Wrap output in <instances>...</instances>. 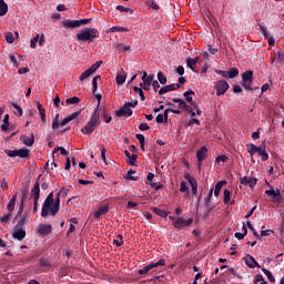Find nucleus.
<instances>
[{"label":"nucleus","mask_w":284,"mask_h":284,"mask_svg":"<svg viewBox=\"0 0 284 284\" xmlns=\"http://www.w3.org/2000/svg\"><path fill=\"white\" fill-rule=\"evenodd\" d=\"M225 205H227V203H230V190H224V199H223Z\"/></svg>","instance_id":"obj_60"},{"label":"nucleus","mask_w":284,"mask_h":284,"mask_svg":"<svg viewBox=\"0 0 284 284\" xmlns=\"http://www.w3.org/2000/svg\"><path fill=\"white\" fill-rule=\"evenodd\" d=\"M108 212H110V206H100L98 211L94 213V219H101V216H103V214H108Z\"/></svg>","instance_id":"obj_23"},{"label":"nucleus","mask_w":284,"mask_h":284,"mask_svg":"<svg viewBox=\"0 0 284 284\" xmlns=\"http://www.w3.org/2000/svg\"><path fill=\"white\" fill-rule=\"evenodd\" d=\"M40 265H41V267H50V261H48L47 258L41 257L40 258Z\"/></svg>","instance_id":"obj_61"},{"label":"nucleus","mask_w":284,"mask_h":284,"mask_svg":"<svg viewBox=\"0 0 284 284\" xmlns=\"http://www.w3.org/2000/svg\"><path fill=\"white\" fill-rule=\"evenodd\" d=\"M173 103H178L179 110H184V112H192V106L181 98H173Z\"/></svg>","instance_id":"obj_9"},{"label":"nucleus","mask_w":284,"mask_h":284,"mask_svg":"<svg viewBox=\"0 0 284 284\" xmlns=\"http://www.w3.org/2000/svg\"><path fill=\"white\" fill-rule=\"evenodd\" d=\"M265 194L267 195V196H272L273 199H276L277 196H281V190H278V189H271V190H266L265 191Z\"/></svg>","instance_id":"obj_30"},{"label":"nucleus","mask_w":284,"mask_h":284,"mask_svg":"<svg viewBox=\"0 0 284 284\" xmlns=\"http://www.w3.org/2000/svg\"><path fill=\"white\" fill-rule=\"evenodd\" d=\"M39 179H41V175L38 176L34 186L31 190V196H33V214H37L39 210V199H41V184L39 183Z\"/></svg>","instance_id":"obj_4"},{"label":"nucleus","mask_w":284,"mask_h":284,"mask_svg":"<svg viewBox=\"0 0 284 284\" xmlns=\"http://www.w3.org/2000/svg\"><path fill=\"white\" fill-rule=\"evenodd\" d=\"M226 73H227L229 79H236V75L239 74V69L231 68L229 70V72H226Z\"/></svg>","instance_id":"obj_43"},{"label":"nucleus","mask_w":284,"mask_h":284,"mask_svg":"<svg viewBox=\"0 0 284 284\" xmlns=\"http://www.w3.org/2000/svg\"><path fill=\"white\" fill-rule=\"evenodd\" d=\"M196 159H197L199 168H201L203 161H205V159H207V148L202 146L200 150H197Z\"/></svg>","instance_id":"obj_12"},{"label":"nucleus","mask_w":284,"mask_h":284,"mask_svg":"<svg viewBox=\"0 0 284 284\" xmlns=\"http://www.w3.org/2000/svg\"><path fill=\"white\" fill-rule=\"evenodd\" d=\"M114 45L118 52H128V50H130V45H123V43L116 42Z\"/></svg>","instance_id":"obj_38"},{"label":"nucleus","mask_w":284,"mask_h":284,"mask_svg":"<svg viewBox=\"0 0 284 284\" xmlns=\"http://www.w3.org/2000/svg\"><path fill=\"white\" fill-rule=\"evenodd\" d=\"M8 14V3L4 0H0V17Z\"/></svg>","instance_id":"obj_31"},{"label":"nucleus","mask_w":284,"mask_h":284,"mask_svg":"<svg viewBox=\"0 0 284 284\" xmlns=\"http://www.w3.org/2000/svg\"><path fill=\"white\" fill-rule=\"evenodd\" d=\"M186 65H187V68H189L190 70H193V71H194V68L196 67L194 59L187 58V60H186Z\"/></svg>","instance_id":"obj_51"},{"label":"nucleus","mask_w":284,"mask_h":284,"mask_svg":"<svg viewBox=\"0 0 284 284\" xmlns=\"http://www.w3.org/2000/svg\"><path fill=\"white\" fill-rule=\"evenodd\" d=\"M80 114H81V110L75 111V112L71 113L70 115H68L67 118H64L60 122L61 128L68 125V123H70V121H74V119H77Z\"/></svg>","instance_id":"obj_17"},{"label":"nucleus","mask_w":284,"mask_h":284,"mask_svg":"<svg viewBox=\"0 0 284 284\" xmlns=\"http://www.w3.org/2000/svg\"><path fill=\"white\" fill-rule=\"evenodd\" d=\"M133 90L135 92H138V94L140 95L141 101H145V94L143 93V88L134 87Z\"/></svg>","instance_id":"obj_50"},{"label":"nucleus","mask_w":284,"mask_h":284,"mask_svg":"<svg viewBox=\"0 0 284 284\" xmlns=\"http://www.w3.org/2000/svg\"><path fill=\"white\" fill-rule=\"evenodd\" d=\"M125 79H128L126 75L118 74L115 78V83H118V85H123V83H125Z\"/></svg>","instance_id":"obj_47"},{"label":"nucleus","mask_w":284,"mask_h":284,"mask_svg":"<svg viewBox=\"0 0 284 284\" xmlns=\"http://www.w3.org/2000/svg\"><path fill=\"white\" fill-rule=\"evenodd\" d=\"M132 110L126 104L115 111L116 116H132Z\"/></svg>","instance_id":"obj_18"},{"label":"nucleus","mask_w":284,"mask_h":284,"mask_svg":"<svg viewBox=\"0 0 284 284\" xmlns=\"http://www.w3.org/2000/svg\"><path fill=\"white\" fill-rule=\"evenodd\" d=\"M154 214H158V216H161L162 219H165L168 216V212L165 210L159 209V207H152L151 209Z\"/></svg>","instance_id":"obj_35"},{"label":"nucleus","mask_w":284,"mask_h":284,"mask_svg":"<svg viewBox=\"0 0 284 284\" xmlns=\"http://www.w3.org/2000/svg\"><path fill=\"white\" fill-rule=\"evenodd\" d=\"M139 155L136 154H132L129 160H128V163H130V165H134L136 163V159H138Z\"/></svg>","instance_id":"obj_63"},{"label":"nucleus","mask_w":284,"mask_h":284,"mask_svg":"<svg viewBox=\"0 0 284 284\" xmlns=\"http://www.w3.org/2000/svg\"><path fill=\"white\" fill-rule=\"evenodd\" d=\"M10 216H12V213L9 212L8 214L0 217V222L1 223H8V221H10Z\"/></svg>","instance_id":"obj_64"},{"label":"nucleus","mask_w":284,"mask_h":284,"mask_svg":"<svg viewBox=\"0 0 284 284\" xmlns=\"http://www.w3.org/2000/svg\"><path fill=\"white\" fill-rule=\"evenodd\" d=\"M168 112H170V110L165 109L163 114H158L155 118L156 123H168Z\"/></svg>","instance_id":"obj_25"},{"label":"nucleus","mask_w":284,"mask_h":284,"mask_svg":"<svg viewBox=\"0 0 284 284\" xmlns=\"http://www.w3.org/2000/svg\"><path fill=\"white\" fill-rule=\"evenodd\" d=\"M94 72L90 69H87L83 73L80 75V81H85V79H89V77H92Z\"/></svg>","instance_id":"obj_39"},{"label":"nucleus","mask_w":284,"mask_h":284,"mask_svg":"<svg viewBox=\"0 0 284 284\" xmlns=\"http://www.w3.org/2000/svg\"><path fill=\"white\" fill-rule=\"evenodd\" d=\"M244 262L251 270H254V267H261V265H258V262H256V260L252 255H246L244 257Z\"/></svg>","instance_id":"obj_19"},{"label":"nucleus","mask_w":284,"mask_h":284,"mask_svg":"<svg viewBox=\"0 0 284 284\" xmlns=\"http://www.w3.org/2000/svg\"><path fill=\"white\" fill-rule=\"evenodd\" d=\"M241 185H247L248 187H254L258 180L256 178L243 176L240 180Z\"/></svg>","instance_id":"obj_13"},{"label":"nucleus","mask_w":284,"mask_h":284,"mask_svg":"<svg viewBox=\"0 0 284 284\" xmlns=\"http://www.w3.org/2000/svg\"><path fill=\"white\" fill-rule=\"evenodd\" d=\"M80 101H81V99H79V97H73V98H68V99L65 100V103H67L68 105H74V104H77V103H80Z\"/></svg>","instance_id":"obj_45"},{"label":"nucleus","mask_w":284,"mask_h":284,"mask_svg":"<svg viewBox=\"0 0 284 284\" xmlns=\"http://www.w3.org/2000/svg\"><path fill=\"white\" fill-rule=\"evenodd\" d=\"M225 183H227V182L221 181L215 184L214 196H219V194H221V190H223V185H225Z\"/></svg>","instance_id":"obj_32"},{"label":"nucleus","mask_w":284,"mask_h":284,"mask_svg":"<svg viewBox=\"0 0 284 284\" xmlns=\"http://www.w3.org/2000/svg\"><path fill=\"white\" fill-rule=\"evenodd\" d=\"M116 10H119L120 12H130V14H134V11L128 7L118 6Z\"/></svg>","instance_id":"obj_52"},{"label":"nucleus","mask_w":284,"mask_h":284,"mask_svg":"<svg viewBox=\"0 0 284 284\" xmlns=\"http://www.w3.org/2000/svg\"><path fill=\"white\" fill-rule=\"evenodd\" d=\"M100 114H101V111L99 109H95L89 122L84 125L83 129H81L82 134H92V132H94V130L99 125Z\"/></svg>","instance_id":"obj_2"},{"label":"nucleus","mask_w":284,"mask_h":284,"mask_svg":"<svg viewBox=\"0 0 284 284\" xmlns=\"http://www.w3.org/2000/svg\"><path fill=\"white\" fill-rule=\"evenodd\" d=\"M99 37V30L87 28L82 32L77 34L78 41H89L92 42Z\"/></svg>","instance_id":"obj_3"},{"label":"nucleus","mask_w":284,"mask_h":284,"mask_svg":"<svg viewBox=\"0 0 284 284\" xmlns=\"http://www.w3.org/2000/svg\"><path fill=\"white\" fill-rule=\"evenodd\" d=\"M186 180L189 181L192 187V194H197L199 192V184L196 183V179L192 178L190 174L186 175Z\"/></svg>","instance_id":"obj_22"},{"label":"nucleus","mask_w":284,"mask_h":284,"mask_svg":"<svg viewBox=\"0 0 284 284\" xmlns=\"http://www.w3.org/2000/svg\"><path fill=\"white\" fill-rule=\"evenodd\" d=\"M20 141L27 145V148H32V145H34V135H21L20 136Z\"/></svg>","instance_id":"obj_21"},{"label":"nucleus","mask_w":284,"mask_h":284,"mask_svg":"<svg viewBox=\"0 0 284 284\" xmlns=\"http://www.w3.org/2000/svg\"><path fill=\"white\" fill-rule=\"evenodd\" d=\"M192 97H194V91L189 90V91L184 92V99H185V101H187V103H190L191 106H192V103H196L193 101Z\"/></svg>","instance_id":"obj_28"},{"label":"nucleus","mask_w":284,"mask_h":284,"mask_svg":"<svg viewBox=\"0 0 284 284\" xmlns=\"http://www.w3.org/2000/svg\"><path fill=\"white\" fill-rule=\"evenodd\" d=\"M10 125V115L6 114L3 118V124H1V130L8 132V126Z\"/></svg>","instance_id":"obj_33"},{"label":"nucleus","mask_w":284,"mask_h":284,"mask_svg":"<svg viewBox=\"0 0 284 284\" xmlns=\"http://www.w3.org/2000/svg\"><path fill=\"white\" fill-rule=\"evenodd\" d=\"M124 104H126L132 110V108H136V105H139V101L132 100L130 102H125Z\"/></svg>","instance_id":"obj_62"},{"label":"nucleus","mask_w":284,"mask_h":284,"mask_svg":"<svg viewBox=\"0 0 284 284\" xmlns=\"http://www.w3.org/2000/svg\"><path fill=\"white\" fill-rule=\"evenodd\" d=\"M257 154L258 156H261L262 161H267V159H270V154H267V151L265 150V145L258 146Z\"/></svg>","instance_id":"obj_24"},{"label":"nucleus","mask_w":284,"mask_h":284,"mask_svg":"<svg viewBox=\"0 0 284 284\" xmlns=\"http://www.w3.org/2000/svg\"><path fill=\"white\" fill-rule=\"evenodd\" d=\"M99 81H101V75H95L92 80V92H97V88L99 85Z\"/></svg>","instance_id":"obj_42"},{"label":"nucleus","mask_w":284,"mask_h":284,"mask_svg":"<svg viewBox=\"0 0 284 284\" xmlns=\"http://www.w3.org/2000/svg\"><path fill=\"white\" fill-rule=\"evenodd\" d=\"M61 26L65 29V30H74V28H79V20H64L61 22Z\"/></svg>","instance_id":"obj_14"},{"label":"nucleus","mask_w":284,"mask_h":284,"mask_svg":"<svg viewBox=\"0 0 284 284\" xmlns=\"http://www.w3.org/2000/svg\"><path fill=\"white\" fill-rule=\"evenodd\" d=\"M254 283L264 284V283H267V282L265 281V277H263V275L257 274V275H255Z\"/></svg>","instance_id":"obj_54"},{"label":"nucleus","mask_w":284,"mask_h":284,"mask_svg":"<svg viewBox=\"0 0 284 284\" xmlns=\"http://www.w3.org/2000/svg\"><path fill=\"white\" fill-rule=\"evenodd\" d=\"M37 43H39V34H37L34 38L30 41V48H37Z\"/></svg>","instance_id":"obj_57"},{"label":"nucleus","mask_w":284,"mask_h":284,"mask_svg":"<svg viewBox=\"0 0 284 284\" xmlns=\"http://www.w3.org/2000/svg\"><path fill=\"white\" fill-rule=\"evenodd\" d=\"M4 153L7 156H10V159L17 158V150H4Z\"/></svg>","instance_id":"obj_55"},{"label":"nucleus","mask_w":284,"mask_h":284,"mask_svg":"<svg viewBox=\"0 0 284 284\" xmlns=\"http://www.w3.org/2000/svg\"><path fill=\"white\" fill-rule=\"evenodd\" d=\"M192 223H194V219L192 217L185 220L181 216H178L176 222H173V227H175V230H185V227H190Z\"/></svg>","instance_id":"obj_6"},{"label":"nucleus","mask_w":284,"mask_h":284,"mask_svg":"<svg viewBox=\"0 0 284 284\" xmlns=\"http://www.w3.org/2000/svg\"><path fill=\"white\" fill-rule=\"evenodd\" d=\"M38 232L42 235V236H48V234L52 233V225L50 224H40L38 226Z\"/></svg>","instance_id":"obj_20"},{"label":"nucleus","mask_w":284,"mask_h":284,"mask_svg":"<svg viewBox=\"0 0 284 284\" xmlns=\"http://www.w3.org/2000/svg\"><path fill=\"white\" fill-rule=\"evenodd\" d=\"M109 32H130V29L125 27H112L109 29Z\"/></svg>","instance_id":"obj_41"},{"label":"nucleus","mask_w":284,"mask_h":284,"mask_svg":"<svg viewBox=\"0 0 284 284\" xmlns=\"http://www.w3.org/2000/svg\"><path fill=\"white\" fill-rule=\"evenodd\" d=\"M165 265V260L164 258H160L156 263H150L149 265L144 266L143 268L138 271V274H148V272H150V270H154V267H161Z\"/></svg>","instance_id":"obj_8"},{"label":"nucleus","mask_w":284,"mask_h":284,"mask_svg":"<svg viewBox=\"0 0 284 284\" xmlns=\"http://www.w3.org/2000/svg\"><path fill=\"white\" fill-rule=\"evenodd\" d=\"M63 194L62 189L57 193L54 197V192L49 193L44 200L41 209L42 219H48V216H57L61 207V195Z\"/></svg>","instance_id":"obj_1"},{"label":"nucleus","mask_w":284,"mask_h":284,"mask_svg":"<svg viewBox=\"0 0 284 284\" xmlns=\"http://www.w3.org/2000/svg\"><path fill=\"white\" fill-rule=\"evenodd\" d=\"M158 80L160 81L161 85H165V83H168V78L161 71L158 72Z\"/></svg>","instance_id":"obj_48"},{"label":"nucleus","mask_w":284,"mask_h":284,"mask_svg":"<svg viewBox=\"0 0 284 284\" xmlns=\"http://www.w3.org/2000/svg\"><path fill=\"white\" fill-rule=\"evenodd\" d=\"M284 61V51H277L273 58V63H283Z\"/></svg>","instance_id":"obj_27"},{"label":"nucleus","mask_w":284,"mask_h":284,"mask_svg":"<svg viewBox=\"0 0 284 284\" xmlns=\"http://www.w3.org/2000/svg\"><path fill=\"white\" fill-rule=\"evenodd\" d=\"M179 88H181V84H168L159 90V94H168V92H174V90H179Z\"/></svg>","instance_id":"obj_15"},{"label":"nucleus","mask_w":284,"mask_h":284,"mask_svg":"<svg viewBox=\"0 0 284 284\" xmlns=\"http://www.w3.org/2000/svg\"><path fill=\"white\" fill-rule=\"evenodd\" d=\"M17 205V194H14L7 205V210L9 213L14 212V206Z\"/></svg>","instance_id":"obj_26"},{"label":"nucleus","mask_w":284,"mask_h":284,"mask_svg":"<svg viewBox=\"0 0 284 284\" xmlns=\"http://www.w3.org/2000/svg\"><path fill=\"white\" fill-rule=\"evenodd\" d=\"M132 174H136V171H134V170H129L128 171V173H126V175L124 176V179L126 180V181H139V176H132Z\"/></svg>","instance_id":"obj_34"},{"label":"nucleus","mask_w":284,"mask_h":284,"mask_svg":"<svg viewBox=\"0 0 284 284\" xmlns=\"http://www.w3.org/2000/svg\"><path fill=\"white\" fill-rule=\"evenodd\" d=\"M52 130H59V113L53 118Z\"/></svg>","instance_id":"obj_53"},{"label":"nucleus","mask_w":284,"mask_h":284,"mask_svg":"<svg viewBox=\"0 0 284 284\" xmlns=\"http://www.w3.org/2000/svg\"><path fill=\"white\" fill-rule=\"evenodd\" d=\"M17 156L20 159H28L30 156V151L28 149H19L17 150Z\"/></svg>","instance_id":"obj_29"},{"label":"nucleus","mask_w":284,"mask_h":284,"mask_svg":"<svg viewBox=\"0 0 284 284\" xmlns=\"http://www.w3.org/2000/svg\"><path fill=\"white\" fill-rule=\"evenodd\" d=\"M214 88L216 90L217 97H223V94H225L227 90H230V84L227 83V81L220 80L215 83Z\"/></svg>","instance_id":"obj_7"},{"label":"nucleus","mask_w":284,"mask_h":284,"mask_svg":"<svg viewBox=\"0 0 284 284\" xmlns=\"http://www.w3.org/2000/svg\"><path fill=\"white\" fill-rule=\"evenodd\" d=\"M247 148V152L251 156H254V154L258 152V146H256L255 144H248Z\"/></svg>","instance_id":"obj_40"},{"label":"nucleus","mask_w":284,"mask_h":284,"mask_svg":"<svg viewBox=\"0 0 284 284\" xmlns=\"http://www.w3.org/2000/svg\"><path fill=\"white\" fill-rule=\"evenodd\" d=\"M10 104H11V105L14 108V110L17 111L16 114H17L18 116H23V109H21V106L18 105L17 102H11Z\"/></svg>","instance_id":"obj_44"},{"label":"nucleus","mask_w":284,"mask_h":284,"mask_svg":"<svg viewBox=\"0 0 284 284\" xmlns=\"http://www.w3.org/2000/svg\"><path fill=\"white\" fill-rule=\"evenodd\" d=\"M242 85L245 88V90H252V83L254 81V71L248 70L244 73H242Z\"/></svg>","instance_id":"obj_5"},{"label":"nucleus","mask_w":284,"mask_h":284,"mask_svg":"<svg viewBox=\"0 0 284 284\" xmlns=\"http://www.w3.org/2000/svg\"><path fill=\"white\" fill-rule=\"evenodd\" d=\"M153 81L154 75H148V73H144V77H142V83H140V88H143V90H150V85H152Z\"/></svg>","instance_id":"obj_11"},{"label":"nucleus","mask_w":284,"mask_h":284,"mask_svg":"<svg viewBox=\"0 0 284 284\" xmlns=\"http://www.w3.org/2000/svg\"><path fill=\"white\" fill-rule=\"evenodd\" d=\"M263 274H265V276H267L270 283H276V277H274V275L272 274V272H270V270L267 268H262Z\"/></svg>","instance_id":"obj_36"},{"label":"nucleus","mask_w":284,"mask_h":284,"mask_svg":"<svg viewBox=\"0 0 284 284\" xmlns=\"http://www.w3.org/2000/svg\"><path fill=\"white\" fill-rule=\"evenodd\" d=\"M12 236L13 239H16V241H23V239H26V230L23 229V226L16 225Z\"/></svg>","instance_id":"obj_10"},{"label":"nucleus","mask_w":284,"mask_h":284,"mask_svg":"<svg viewBox=\"0 0 284 284\" xmlns=\"http://www.w3.org/2000/svg\"><path fill=\"white\" fill-rule=\"evenodd\" d=\"M80 114H81V110L75 111V112L71 113L70 115H68L67 118H64L60 122L61 128L68 125V123H70V121H74V119H77Z\"/></svg>","instance_id":"obj_16"},{"label":"nucleus","mask_w":284,"mask_h":284,"mask_svg":"<svg viewBox=\"0 0 284 284\" xmlns=\"http://www.w3.org/2000/svg\"><path fill=\"white\" fill-rule=\"evenodd\" d=\"M28 223V213H24L22 215V217L18 221V223L16 224V226L18 227H23V224Z\"/></svg>","instance_id":"obj_46"},{"label":"nucleus","mask_w":284,"mask_h":284,"mask_svg":"<svg viewBox=\"0 0 284 284\" xmlns=\"http://www.w3.org/2000/svg\"><path fill=\"white\" fill-rule=\"evenodd\" d=\"M227 156L226 155H219L216 159H215V162L216 163H227Z\"/></svg>","instance_id":"obj_58"},{"label":"nucleus","mask_w":284,"mask_h":284,"mask_svg":"<svg viewBox=\"0 0 284 284\" xmlns=\"http://www.w3.org/2000/svg\"><path fill=\"white\" fill-rule=\"evenodd\" d=\"M148 6H150V8H152L153 10H160L161 8L159 4H156V2H154V0H149Z\"/></svg>","instance_id":"obj_59"},{"label":"nucleus","mask_w":284,"mask_h":284,"mask_svg":"<svg viewBox=\"0 0 284 284\" xmlns=\"http://www.w3.org/2000/svg\"><path fill=\"white\" fill-rule=\"evenodd\" d=\"M103 62L102 61H98V62H95L94 64H92V67L91 68H89L93 73H95L97 72V70H99V68H101V64H102Z\"/></svg>","instance_id":"obj_56"},{"label":"nucleus","mask_w":284,"mask_h":284,"mask_svg":"<svg viewBox=\"0 0 284 284\" xmlns=\"http://www.w3.org/2000/svg\"><path fill=\"white\" fill-rule=\"evenodd\" d=\"M4 39L7 43H14V34L12 32H6Z\"/></svg>","instance_id":"obj_49"},{"label":"nucleus","mask_w":284,"mask_h":284,"mask_svg":"<svg viewBox=\"0 0 284 284\" xmlns=\"http://www.w3.org/2000/svg\"><path fill=\"white\" fill-rule=\"evenodd\" d=\"M135 139H138V141H140V145H141V150L143 152H145V136L141 133L135 135Z\"/></svg>","instance_id":"obj_37"}]
</instances>
